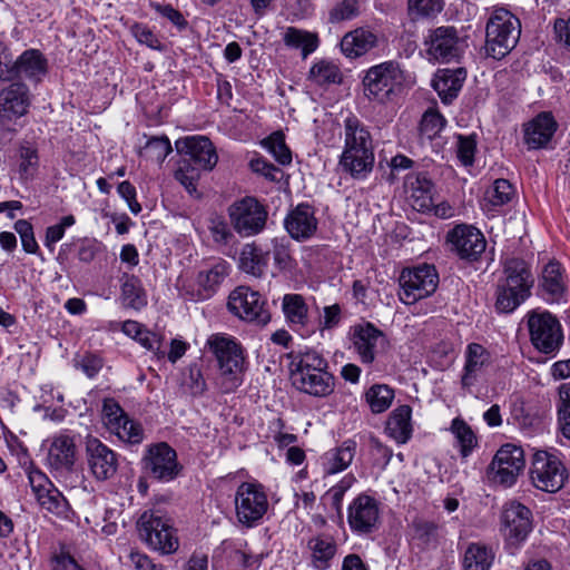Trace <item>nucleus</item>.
<instances>
[{
	"instance_id": "obj_1",
	"label": "nucleus",
	"mask_w": 570,
	"mask_h": 570,
	"mask_svg": "<svg viewBox=\"0 0 570 570\" xmlns=\"http://www.w3.org/2000/svg\"><path fill=\"white\" fill-rule=\"evenodd\" d=\"M344 147L338 165L352 178L364 180L374 168L375 155L371 132L355 115L343 120Z\"/></svg>"
},
{
	"instance_id": "obj_2",
	"label": "nucleus",
	"mask_w": 570,
	"mask_h": 570,
	"mask_svg": "<svg viewBox=\"0 0 570 570\" xmlns=\"http://www.w3.org/2000/svg\"><path fill=\"white\" fill-rule=\"evenodd\" d=\"M291 381L302 393L326 397L335 390V377L328 371L327 360L315 350H306L292 362Z\"/></svg>"
},
{
	"instance_id": "obj_3",
	"label": "nucleus",
	"mask_w": 570,
	"mask_h": 570,
	"mask_svg": "<svg viewBox=\"0 0 570 570\" xmlns=\"http://www.w3.org/2000/svg\"><path fill=\"white\" fill-rule=\"evenodd\" d=\"M365 97L380 105L395 102L411 86L410 76L399 62L389 60L370 67L363 77Z\"/></svg>"
},
{
	"instance_id": "obj_4",
	"label": "nucleus",
	"mask_w": 570,
	"mask_h": 570,
	"mask_svg": "<svg viewBox=\"0 0 570 570\" xmlns=\"http://www.w3.org/2000/svg\"><path fill=\"white\" fill-rule=\"evenodd\" d=\"M533 284L531 266L524 259H505L503 278L497 288L495 308L500 313H512L530 297Z\"/></svg>"
},
{
	"instance_id": "obj_5",
	"label": "nucleus",
	"mask_w": 570,
	"mask_h": 570,
	"mask_svg": "<svg viewBox=\"0 0 570 570\" xmlns=\"http://www.w3.org/2000/svg\"><path fill=\"white\" fill-rule=\"evenodd\" d=\"M206 346L217 361L222 390L225 393L235 391L242 385L245 372L246 355L243 346L225 333L208 336Z\"/></svg>"
},
{
	"instance_id": "obj_6",
	"label": "nucleus",
	"mask_w": 570,
	"mask_h": 570,
	"mask_svg": "<svg viewBox=\"0 0 570 570\" xmlns=\"http://www.w3.org/2000/svg\"><path fill=\"white\" fill-rule=\"evenodd\" d=\"M520 21L509 10L495 9L485 29V50L494 59H501L517 45L520 37Z\"/></svg>"
},
{
	"instance_id": "obj_7",
	"label": "nucleus",
	"mask_w": 570,
	"mask_h": 570,
	"mask_svg": "<svg viewBox=\"0 0 570 570\" xmlns=\"http://www.w3.org/2000/svg\"><path fill=\"white\" fill-rule=\"evenodd\" d=\"M234 507L237 522L243 527L254 528L268 511V494L258 482H242L235 491Z\"/></svg>"
},
{
	"instance_id": "obj_8",
	"label": "nucleus",
	"mask_w": 570,
	"mask_h": 570,
	"mask_svg": "<svg viewBox=\"0 0 570 570\" xmlns=\"http://www.w3.org/2000/svg\"><path fill=\"white\" fill-rule=\"evenodd\" d=\"M439 273L434 265L420 264L404 268L399 278V299L405 305L431 296L438 288Z\"/></svg>"
},
{
	"instance_id": "obj_9",
	"label": "nucleus",
	"mask_w": 570,
	"mask_h": 570,
	"mask_svg": "<svg viewBox=\"0 0 570 570\" xmlns=\"http://www.w3.org/2000/svg\"><path fill=\"white\" fill-rule=\"evenodd\" d=\"M527 317L533 347L540 353L556 356L563 343V332L558 318L548 311H532Z\"/></svg>"
},
{
	"instance_id": "obj_10",
	"label": "nucleus",
	"mask_w": 570,
	"mask_h": 570,
	"mask_svg": "<svg viewBox=\"0 0 570 570\" xmlns=\"http://www.w3.org/2000/svg\"><path fill=\"white\" fill-rule=\"evenodd\" d=\"M140 539L153 550L174 553L179 547L178 537L169 521L153 511H145L138 520Z\"/></svg>"
},
{
	"instance_id": "obj_11",
	"label": "nucleus",
	"mask_w": 570,
	"mask_h": 570,
	"mask_svg": "<svg viewBox=\"0 0 570 570\" xmlns=\"http://www.w3.org/2000/svg\"><path fill=\"white\" fill-rule=\"evenodd\" d=\"M428 59L435 62H451L458 60L466 48L464 39L460 38L454 27L442 26L429 30L424 38Z\"/></svg>"
},
{
	"instance_id": "obj_12",
	"label": "nucleus",
	"mask_w": 570,
	"mask_h": 570,
	"mask_svg": "<svg viewBox=\"0 0 570 570\" xmlns=\"http://www.w3.org/2000/svg\"><path fill=\"white\" fill-rule=\"evenodd\" d=\"M463 358L460 385L464 393L475 395L485 382L487 372L493 363V356L482 344L470 343L464 350Z\"/></svg>"
},
{
	"instance_id": "obj_13",
	"label": "nucleus",
	"mask_w": 570,
	"mask_h": 570,
	"mask_svg": "<svg viewBox=\"0 0 570 570\" xmlns=\"http://www.w3.org/2000/svg\"><path fill=\"white\" fill-rule=\"evenodd\" d=\"M530 478L537 489L556 493L568 479V471L557 455L538 451L533 455Z\"/></svg>"
},
{
	"instance_id": "obj_14",
	"label": "nucleus",
	"mask_w": 570,
	"mask_h": 570,
	"mask_svg": "<svg viewBox=\"0 0 570 570\" xmlns=\"http://www.w3.org/2000/svg\"><path fill=\"white\" fill-rule=\"evenodd\" d=\"M525 466L524 452L521 446L503 444L494 454L488 475L497 484L512 487Z\"/></svg>"
},
{
	"instance_id": "obj_15",
	"label": "nucleus",
	"mask_w": 570,
	"mask_h": 570,
	"mask_svg": "<svg viewBox=\"0 0 570 570\" xmlns=\"http://www.w3.org/2000/svg\"><path fill=\"white\" fill-rule=\"evenodd\" d=\"M234 229L243 237L259 234L267 222V210L254 197H244L228 208Z\"/></svg>"
},
{
	"instance_id": "obj_16",
	"label": "nucleus",
	"mask_w": 570,
	"mask_h": 570,
	"mask_svg": "<svg viewBox=\"0 0 570 570\" xmlns=\"http://www.w3.org/2000/svg\"><path fill=\"white\" fill-rule=\"evenodd\" d=\"M532 531V513L518 501L504 504L501 513V532L508 547L518 549Z\"/></svg>"
},
{
	"instance_id": "obj_17",
	"label": "nucleus",
	"mask_w": 570,
	"mask_h": 570,
	"mask_svg": "<svg viewBox=\"0 0 570 570\" xmlns=\"http://www.w3.org/2000/svg\"><path fill=\"white\" fill-rule=\"evenodd\" d=\"M347 523L357 535L375 532L381 524V503L372 495L360 493L347 507Z\"/></svg>"
},
{
	"instance_id": "obj_18",
	"label": "nucleus",
	"mask_w": 570,
	"mask_h": 570,
	"mask_svg": "<svg viewBox=\"0 0 570 570\" xmlns=\"http://www.w3.org/2000/svg\"><path fill=\"white\" fill-rule=\"evenodd\" d=\"M228 311L245 322L266 323L269 320L266 302L262 294L248 286H238L230 292Z\"/></svg>"
},
{
	"instance_id": "obj_19",
	"label": "nucleus",
	"mask_w": 570,
	"mask_h": 570,
	"mask_svg": "<svg viewBox=\"0 0 570 570\" xmlns=\"http://www.w3.org/2000/svg\"><path fill=\"white\" fill-rule=\"evenodd\" d=\"M446 244L451 252L468 262L478 261L487 247L483 233L469 224H458L450 229L446 234Z\"/></svg>"
},
{
	"instance_id": "obj_20",
	"label": "nucleus",
	"mask_w": 570,
	"mask_h": 570,
	"mask_svg": "<svg viewBox=\"0 0 570 570\" xmlns=\"http://www.w3.org/2000/svg\"><path fill=\"white\" fill-rule=\"evenodd\" d=\"M142 461L147 473L160 482L173 481L181 469L176 451L165 442L150 445Z\"/></svg>"
},
{
	"instance_id": "obj_21",
	"label": "nucleus",
	"mask_w": 570,
	"mask_h": 570,
	"mask_svg": "<svg viewBox=\"0 0 570 570\" xmlns=\"http://www.w3.org/2000/svg\"><path fill=\"white\" fill-rule=\"evenodd\" d=\"M352 351L363 364L375 361L379 348L385 344V335L372 323L365 322L351 326L348 331Z\"/></svg>"
},
{
	"instance_id": "obj_22",
	"label": "nucleus",
	"mask_w": 570,
	"mask_h": 570,
	"mask_svg": "<svg viewBox=\"0 0 570 570\" xmlns=\"http://www.w3.org/2000/svg\"><path fill=\"white\" fill-rule=\"evenodd\" d=\"M32 95L21 81L11 82L0 90V122L16 121L29 112Z\"/></svg>"
},
{
	"instance_id": "obj_23",
	"label": "nucleus",
	"mask_w": 570,
	"mask_h": 570,
	"mask_svg": "<svg viewBox=\"0 0 570 570\" xmlns=\"http://www.w3.org/2000/svg\"><path fill=\"white\" fill-rule=\"evenodd\" d=\"M336 539L325 532L311 535L304 547V557L308 568L313 570H328L337 556Z\"/></svg>"
},
{
	"instance_id": "obj_24",
	"label": "nucleus",
	"mask_w": 570,
	"mask_h": 570,
	"mask_svg": "<svg viewBox=\"0 0 570 570\" xmlns=\"http://www.w3.org/2000/svg\"><path fill=\"white\" fill-rule=\"evenodd\" d=\"M538 293L549 304L566 302L568 279L564 268L558 261L551 259L542 267L538 279Z\"/></svg>"
},
{
	"instance_id": "obj_25",
	"label": "nucleus",
	"mask_w": 570,
	"mask_h": 570,
	"mask_svg": "<svg viewBox=\"0 0 570 570\" xmlns=\"http://www.w3.org/2000/svg\"><path fill=\"white\" fill-rule=\"evenodd\" d=\"M89 470L95 479L105 481L112 478L118 469V458L109 446L94 438L86 443Z\"/></svg>"
},
{
	"instance_id": "obj_26",
	"label": "nucleus",
	"mask_w": 570,
	"mask_h": 570,
	"mask_svg": "<svg viewBox=\"0 0 570 570\" xmlns=\"http://www.w3.org/2000/svg\"><path fill=\"white\" fill-rule=\"evenodd\" d=\"M47 71L48 60L45 55L38 49H27L10 65L8 81L24 79L38 85Z\"/></svg>"
},
{
	"instance_id": "obj_27",
	"label": "nucleus",
	"mask_w": 570,
	"mask_h": 570,
	"mask_svg": "<svg viewBox=\"0 0 570 570\" xmlns=\"http://www.w3.org/2000/svg\"><path fill=\"white\" fill-rule=\"evenodd\" d=\"M284 227L295 240L304 242L312 238L318 227L314 207L307 203L298 204L286 215Z\"/></svg>"
},
{
	"instance_id": "obj_28",
	"label": "nucleus",
	"mask_w": 570,
	"mask_h": 570,
	"mask_svg": "<svg viewBox=\"0 0 570 570\" xmlns=\"http://www.w3.org/2000/svg\"><path fill=\"white\" fill-rule=\"evenodd\" d=\"M177 149L189 156L190 163L203 170H212L217 161L218 155L213 142L205 136H189L176 142Z\"/></svg>"
},
{
	"instance_id": "obj_29",
	"label": "nucleus",
	"mask_w": 570,
	"mask_h": 570,
	"mask_svg": "<svg viewBox=\"0 0 570 570\" xmlns=\"http://www.w3.org/2000/svg\"><path fill=\"white\" fill-rule=\"evenodd\" d=\"M558 124L551 112L542 111L523 125V140L528 149L547 148L552 140Z\"/></svg>"
},
{
	"instance_id": "obj_30",
	"label": "nucleus",
	"mask_w": 570,
	"mask_h": 570,
	"mask_svg": "<svg viewBox=\"0 0 570 570\" xmlns=\"http://www.w3.org/2000/svg\"><path fill=\"white\" fill-rule=\"evenodd\" d=\"M47 464L53 471H70L76 458V444L69 432L63 431L47 440Z\"/></svg>"
},
{
	"instance_id": "obj_31",
	"label": "nucleus",
	"mask_w": 570,
	"mask_h": 570,
	"mask_svg": "<svg viewBox=\"0 0 570 570\" xmlns=\"http://www.w3.org/2000/svg\"><path fill=\"white\" fill-rule=\"evenodd\" d=\"M404 190L413 209L425 213L433 208V184L425 175H407Z\"/></svg>"
},
{
	"instance_id": "obj_32",
	"label": "nucleus",
	"mask_w": 570,
	"mask_h": 570,
	"mask_svg": "<svg viewBox=\"0 0 570 570\" xmlns=\"http://www.w3.org/2000/svg\"><path fill=\"white\" fill-rule=\"evenodd\" d=\"M282 312L288 326L302 336L308 333V306L301 294L289 293L282 298Z\"/></svg>"
},
{
	"instance_id": "obj_33",
	"label": "nucleus",
	"mask_w": 570,
	"mask_h": 570,
	"mask_svg": "<svg viewBox=\"0 0 570 570\" xmlns=\"http://www.w3.org/2000/svg\"><path fill=\"white\" fill-rule=\"evenodd\" d=\"M466 78L464 68L440 69L435 73L432 86L444 104H450L460 92Z\"/></svg>"
},
{
	"instance_id": "obj_34",
	"label": "nucleus",
	"mask_w": 570,
	"mask_h": 570,
	"mask_svg": "<svg viewBox=\"0 0 570 570\" xmlns=\"http://www.w3.org/2000/svg\"><path fill=\"white\" fill-rule=\"evenodd\" d=\"M119 299L125 308L141 311L148 305V295L141 279L129 273H124L119 278Z\"/></svg>"
},
{
	"instance_id": "obj_35",
	"label": "nucleus",
	"mask_w": 570,
	"mask_h": 570,
	"mask_svg": "<svg viewBox=\"0 0 570 570\" xmlns=\"http://www.w3.org/2000/svg\"><path fill=\"white\" fill-rule=\"evenodd\" d=\"M385 433L397 444H405L413 434L412 407L403 404L395 407L389 415Z\"/></svg>"
},
{
	"instance_id": "obj_36",
	"label": "nucleus",
	"mask_w": 570,
	"mask_h": 570,
	"mask_svg": "<svg viewBox=\"0 0 570 570\" xmlns=\"http://www.w3.org/2000/svg\"><path fill=\"white\" fill-rule=\"evenodd\" d=\"M356 453V442L348 439L342 442L341 445L326 451L321 456V463L324 474H336L346 470Z\"/></svg>"
},
{
	"instance_id": "obj_37",
	"label": "nucleus",
	"mask_w": 570,
	"mask_h": 570,
	"mask_svg": "<svg viewBox=\"0 0 570 570\" xmlns=\"http://www.w3.org/2000/svg\"><path fill=\"white\" fill-rule=\"evenodd\" d=\"M376 35L365 28L347 32L341 40V50L347 58H357L367 53L376 46Z\"/></svg>"
},
{
	"instance_id": "obj_38",
	"label": "nucleus",
	"mask_w": 570,
	"mask_h": 570,
	"mask_svg": "<svg viewBox=\"0 0 570 570\" xmlns=\"http://www.w3.org/2000/svg\"><path fill=\"white\" fill-rule=\"evenodd\" d=\"M229 273L230 265L224 259H218L208 268L202 269L196 278L200 289L199 295L203 298L213 296Z\"/></svg>"
},
{
	"instance_id": "obj_39",
	"label": "nucleus",
	"mask_w": 570,
	"mask_h": 570,
	"mask_svg": "<svg viewBox=\"0 0 570 570\" xmlns=\"http://www.w3.org/2000/svg\"><path fill=\"white\" fill-rule=\"evenodd\" d=\"M283 41L288 48L301 50L303 58L312 55L320 46L316 33L295 27L286 28L283 33Z\"/></svg>"
},
{
	"instance_id": "obj_40",
	"label": "nucleus",
	"mask_w": 570,
	"mask_h": 570,
	"mask_svg": "<svg viewBox=\"0 0 570 570\" xmlns=\"http://www.w3.org/2000/svg\"><path fill=\"white\" fill-rule=\"evenodd\" d=\"M268 265V253L254 244L243 247L239 256V268L255 277H261Z\"/></svg>"
},
{
	"instance_id": "obj_41",
	"label": "nucleus",
	"mask_w": 570,
	"mask_h": 570,
	"mask_svg": "<svg viewBox=\"0 0 570 570\" xmlns=\"http://www.w3.org/2000/svg\"><path fill=\"white\" fill-rule=\"evenodd\" d=\"M39 170L38 150L32 146H21L16 160V173L21 184L33 180Z\"/></svg>"
},
{
	"instance_id": "obj_42",
	"label": "nucleus",
	"mask_w": 570,
	"mask_h": 570,
	"mask_svg": "<svg viewBox=\"0 0 570 570\" xmlns=\"http://www.w3.org/2000/svg\"><path fill=\"white\" fill-rule=\"evenodd\" d=\"M494 551L483 543H470L464 552V570H490L494 561Z\"/></svg>"
},
{
	"instance_id": "obj_43",
	"label": "nucleus",
	"mask_w": 570,
	"mask_h": 570,
	"mask_svg": "<svg viewBox=\"0 0 570 570\" xmlns=\"http://www.w3.org/2000/svg\"><path fill=\"white\" fill-rule=\"evenodd\" d=\"M450 432L455 439V446L462 458H468L478 446V436L472 428L460 416L454 417L450 425Z\"/></svg>"
},
{
	"instance_id": "obj_44",
	"label": "nucleus",
	"mask_w": 570,
	"mask_h": 570,
	"mask_svg": "<svg viewBox=\"0 0 570 570\" xmlns=\"http://www.w3.org/2000/svg\"><path fill=\"white\" fill-rule=\"evenodd\" d=\"M308 79L318 86L335 85L341 83L342 72L333 60L321 59L312 65Z\"/></svg>"
},
{
	"instance_id": "obj_45",
	"label": "nucleus",
	"mask_w": 570,
	"mask_h": 570,
	"mask_svg": "<svg viewBox=\"0 0 570 570\" xmlns=\"http://www.w3.org/2000/svg\"><path fill=\"white\" fill-rule=\"evenodd\" d=\"M365 401L374 414L385 412L394 400V391L386 384H374L365 392Z\"/></svg>"
},
{
	"instance_id": "obj_46",
	"label": "nucleus",
	"mask_w": 570,
	"mask_h": 570,
	"mask_svg": "<svg viewBox=\"0 0 570 570\" xmlns=\"http://www.w3.org/2000/svg\"><path fill=\"white\" fill-rule=\"evenodd\" d=\"M411 538L416 546L423 549L435 546L439 538V528L432 522L415 521L412 524Z\"/></svg>"
},
{
	"instance_id": "obj_47",
	"label": "nucleus",
	"mask_w": 570,
	"mask_h": 570,
	"mask_svg": "<svg viewBox=\"0 0 570 570\" xmlns=\"http://www.w3.org/2000/svg\"><path fill=\"white\" fill-rule=\"evenodd\" d=\"M445 125V118L438 110L430 108L421 118L419 127L420 136L421 138L432 140L439 137Z\"/></svg>"
},
{
	"instance_id": "obj_48",
	"label": "nucleus",
	"mask_w": 570,
	"mask_h": 570,
	"mask_svg": "<svg viewBox=\"0 0 570 570\" xmlns=\"http://www.w3.org/2000/svg\"><path fill=\"white\" fill-rule=\"evenodd\" d=\"M262 146L266 148L281 165H289L292 163V153L286 146L285 136L282 131H274L262 141Z\"/></svg>"
},
{
	"instance_id": "obj_49",
	"label": "nucleus",
	"mask_w": 570,
	"mask_h": 570,
	"mask_svg": "<svg viewBox=\"0 0 570 570\" xmlns=\"http://www.w3.org/2000/svg\"><path fill=\"white\" fill-rule=\"evenodd\" d=\"M37 501L48 512L58 517H67L69 510L68 501L56 487L40 494Z\"/></svg>"
},
{
	"instance_id": "obj_50",
	"label": "nucleus",
	"mask_w": 570,
	"mask_h": 570,
	"mask_svg": "<svg viewBox=\"0 0 570 570\" xmlns=\"http://www.w3.org/2000/svg\"><path fill=\"white\" fill-rule=\"evenodd\" d=\"M171 151L167 137L150 138L141 150V156L156 164H161Z\"/></svg>"
},
{
	"instance_id": "obj_51",
	"label": "nucleus",
	"mask_w": 570,
	"mask_h": 570,
	"mask_svg": "<svg viewBox=\"0 0 570 570\" xmlns=\"http://www.w3.org/2000/svg\"><path fill=\"white\" fill-rule=\"evenodd\" d=\"M110 431L121 441L130 444H139L144 439V430L141 425L130 420L128 416Z\"/></svg>"
},
{
	"instance_id": "obj_52",
	"label": "nucleus",
	"mask_w": 570,
	"mask_h": 570,
	"mask_svg": "<svg viewBox=\"0 0 570 570\" xmlns=\"http://www.w3.org/2000/svg\"><path fill=\"white\" fill-rule=\"evenodd\" d=\"M274 264L279 271H292L295 267V259L289 249V243L285 238H275L272 242Z\"/></svg>"
},
{
	"instance_id": "obj_53",
	"label": "nucleus",
	"mask_w": 570,
	"mask_h": 570,
	"mask_svg": "<svg viewBox=\"0 0 570 570\" xmlns=\"http://www.w3.org/2000/svg\"><path fill=\"white\" fill-rule=\"evenodd\" d=\"M200 177V169L195 167L190 160L180 161L177 170L175 171V178L185 187V189L191 195L197 190V181Z\"/></svg>"
},
{
	"instance_id": "obj_54",
	"label": "nucleus",
	"mask_w": 570,
	"mask_h": 570,
	"mask_svg": "<svg viewBox=\"0 0 570 570\" xmlns=\"http://www.w3.org/2000/svg\"><path fill=\"white\" fill-rule=\"evenodd\" d=\"M515 195L514 187L507 179H497L488 191V200L493 206H503L512 200Z\"/></svg>"
},
{
	"instance_id": "obj_55",
	"label": "nucleus",
	"mask_w": 570,
	"mask_h": 570,
	"mask_svg": "<svg viewBox=\"0 0 570 570\" xmlns=\"http://www.w3.org/2000/svg\"><path fill=\"white\" fill-rule=\"evenodd\" d=\"M73 362L75 367L80 370L89 379L96 377L104 366L102 357L91 352L77 355Z\"/></svg>"
},
{
	"instance_id": "obj_56",
	"label": "nucleus",
	"mask_w": 570,
	"mask_h": 570,
	"mask_svg": "<svg viewBox=\"0 0 570 570\" xmlns=\"http://www.w3.org/2000/svg\"><path fill=\"white\" fill-rule=\"evenodd\" d=\"M13 229L19 235L22 248L28 254H36L39 250V245L35 237L33 226L27 219H18L13 224Z\"/></svg>"
},
{
	"instance_id": "obj_57",
	"label": "nucleus",
	"mask_w": 570,
	"mask_h": 570,
	"mask_svg": "<svg viewBox=\"0 0 570 570\" xmlns=\"http://www.w3.org/2000/svg\"><path fill=\"white\" fill-rule=\"evenodd\" d=\"M136 342H138L144 348L150 351L158 360L165 358V348L163 347V338L149 331L147 327L141 328V334L135 335L132 337Z\"/></svg>"
},
{
	"instance_id": "obj_58",
	"label": "nucleus",
	"mask_w": 570,
	"mask_h": 570,
	"mask_svg": "<svg viewBox=\"0 0 570 570\" xmlns=\"http://www.w3.org/2000/svg\"><path fill=\"white\" fill-rule=\"evenodd\" d=\"M360 14L358 0H342L330 11V21L337 23L352 20Z\"/></svg>"
},
{
	"instance_id": "obj_59",
	"label": "nucleus",
	"mask_w": 570,
	"mask_h": 570,
	"mask_svg": "<svg viewBox=\"0 0 570 570\" xmlns=\"http://www.w3.org/2000/svg\"><path fill=\"white\" fill-rule=\"evenodd\" d=\"M183 386L193 395H202L206 390V382L198 365H190L183 379Z\"/></svg>"
},
{
	"instance_id": "obj_60",
	"label": "nucleus",
	"mask_w": 570,
	"mask_h": 570,
	"mask_svg": "<svg viewBox=\"0 0 570 570\" xmlns=\"http://www.w3.org/2000/svg\"><path fill=\"white\" fill-rule=\"evenodd\" d=\"M476 141L472 136L458 135L456 137V157L461 165L468 167L474 163Z\"/></svg>"
},
{
	"instance_id": "obj_61",
	"label": "nucleus",
	"mask_w": 570,
	"mask_h": 570,
	"mask_svg": "<svg viewBox=\"0 0 570 570\" xmlns=\"http://www.w3.org/2000/svg\"><path fill=\"white\" fill-rule=\"evenodd\" d=\"M208 229L213 240L218 245H227L234 238L229 225L220 216H214L209 219Z\"/></svg>"
},
{
	"instance_id": "obj_62",
	"label": "nucleus",
	"mask_w": 570,
	"mask_h": 570,
	"mask_svg": "<svg viewBox=\"0 0 570 570\" xmlns=\"http://www.w3.org/2000/svg\"><path fill=\"white\" fill-rule=\"evenodd\" d=\"M355 482V476L348 473L327 491L326 495L335 510L340 511L342 509L343 498Z\"/></svg>"
},
{
	"instance_id": "obj_63",
	"label": "nucleus",
	"mask_w": 570,
	"mask_h": 570,
	"mask_svg": "<svg viewBox=\"0 0 570 570\" xmlns=\"http://www.w3.org/2000/svg\"><path fill=\"white\" fill-rule=\"evenodd\" d=\"M27 475L36 499L55 487L49 478L40 469L33 465H30L27 469Z\"/></svg>"
},
{
	"instance_id": "obj_64",
	"label": "nucleus",
	"mask_w": 570,
	"mask_h": 570,
	"mask_svg": "<svg viewBox=\"0 0 570 570\" xmlns=\"http://www.w3.org/2000/svg\"><path fill=\"white\" fill-rule=\"evenodd\" d=\"M130 32L140 45H145L154 50H163L161 41L146 24L135 23L131 26Z\"/></svg>"
}]
</instances>
